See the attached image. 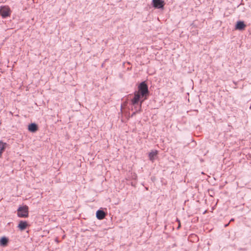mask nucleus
<instances>
[{"instance_id": "12", "label": "nucleus", "mask_w": 251, "mask_h": 251, "mask_svg": "<svg viewBox=\"0 0 251 251\" xmlns=\"http://www.w3.org/2000/svg\"><path fill=\"white\" fill-rule=\"evenodd\" d=\"M157 153L158 151H152L150 152L149 153V157L150 160L153 162L155 159V157L156 156Z\"/></svg>"}, {"instance_id": "3", "label": "nucleus", "mask_w": 251, "mask_h": 251, "mask_svg": "<svg viewBox=\"0 0 251 251\" xmlns=\"http://www.w3.org/2000/svg\"><path fill=\"white\" fill-rule=\"evenodd\" d=\"M11 14V10L7 5L0 7V14L3 18L9 17Z\"/></svg>"}, {"instance_id": "11", "label": "nucleus", "mask_w": 251, "mask_h": 251, "mask_svg": "<svg viewBox=\"0 0 251 251\" xmlns=\"http://www.w3.org/2000/svg\"><path fill=\"white\" fill-rule=\"evenodd\" d=\"M144 101V100H142L141 102H140V103H139L138 104L132 105L133 106H134V109L135 111H136V112H140L141 111L142 105Z\"/></svg>"}, {"instance_id": "19", "label": "nucleus", "mask_w": 251, "mask_h": 251, "mask_svg": "<svg viewBox=\"0 0 251 251\" xmlns=\"http://www.w3.org/2000/svg\"><path fill=\"white\" fill-rule=\"evenodd\" d=\"M192 236H195V237H196V235L195 234L192 235Z\"/></svg>"}, {"instance_id": "10", "label": "nucleus", "mask_w": 251, "mask_h": 251, "mask_svg": "<svg viewBox=\"0 0 251 251\" xmlns=\"http://www.w3.org/2000/svg\"><path fill=\"white\" fill-rule=\"evenodd\" d=\"M246 27V25L242 21H239L237 23L235 28L238 30H243Z\"/></svg>"}, {"instance_id": "5", "label": "nucleus", "mask_w": 251, "mask_h": 251, "mask_svg": "<svg viewBox=\"0 0 251 251\" xmlns=\"http://www.w3.org/2000/svg\"><path fill=\"white\" fill-rule=\"evenodd\" d=\"M153 6L156 8H163L165 2L162 0H152Z\"/></svg>"}, {"instance_id": "16", "label": "nucleus", "mask_w": 251, "mask_h": 251, "mask_svg": "<svg viewBox=\"0 0 251 251\" xmlns=\"http://www.w3.org/2000/svg\"><path fill=\"white\" fill-rule=\"evenodd\" d=\"M2 152H2L1 151H0V157H1V154H2Z\"/></svg>"}, {"instance_id": "2", "label": "nucleus", "mask_w": 251, "mask_h": 251, "mask_svg": "<svg viewBox=\"0 0 251 251\" xmlns=\"http://www.w3.org/2000/svg\"><path fill=\"white\" fill-rule=\"evenodd\" d=\"M17 216L20 218L28 217V207L26 205L20 206L17 209Z\"/></svg>"}, {"instance_id": "6", "label": "nucleus", "mask_w": 251, "mask_h": 251, "mask_svg": "<svg viewBox=\"0 0 251 251\" xmlns=\"http://www.w3.org/2000/svg\"><path fill=\"white\" fill-rule=\"evenodd\" d=\"M106 213L102 209H100L96 212V217L99 220H102L105 218Z\"/></svg>"}, {"instance_id": "1", "label": "nucleus", "mask_w": 251, "mask_h": 251, "mask_svg": "<svg viewBox=\"0 0 251 251\" xmlns=\"http://www.w3.org/2000/svg\"><path fill=\"white\" fill-rule=\"evenodd\" d=\"M135 92L143 97L142 100H147L150 95V91L147 81H143L140 83L138 86V91Z\"/></svg>"}, {"instance_id": "18", "label": "nucleus", "mask_w": 251, "mask_h": 251, "mask_svg": "<svg viewBox=\"0 0 251 251\" xmlns=\"http://www.w3.org/2000/svg\"><path fill=\"white\" fill-rule=\"evenodd\" d=\"M233 221H234V219H231L230 220V222Z\"/></svg>"}, {"instance_id": "15", "label": "nucleus", "mask_w": 251, "mask_h": 251, "mask_svg": "<svg viewBox=\"0 0 251 251\" xmlns=\"http://www.w3.org/2000/svg\"><path fill=\"white\" fill-rule=\"evenodd\" d=\"M139 113L138 112H136V111H135L134 112H133V113L131 115V117H133V116L135 115L136 113Z\"/></svg>"}, {"instance_id": "17", "label": "nucleus", "mask_w": 251, "mask_h": 251, "mask_svg": "<svg viewBox=\"0 0 251 251\" xmlns=\"http://www.w3.org/2000/svg\"><path fill=\"white\" fill-rule=\"evenodd\" d=\"M228 225H229V223H228V224H226V225H225V227H226V226H228Z\"/></svg>"}, {"instance_id": "4", "label": "nucleus", "mask_w": 251, "mask_h": 251, "mask_svg": "<svg viewBox=\"0 0 251 251\" xmlns=\"http://www.w3.org/2000/svg\"><path fill=\"white\" fill-rule=\"evenodd\" d=\"M143 99V97H141L139 94L134 92V97L131 100L132 105H135L140 103L141 100Z\"/></svg>"}, {"instance_id": "14", "label": "nucleus", "mask_w": 251, "mask_h": 251, "mask_svg": "<svg viewBox=\"0 0 251 251\" xmlns=\"http://www.w3.org/2000/svg\"><path fill=\"white\" fill-rule=\"evenodd\" d=\"M176 222L178 223V226L177 227V229H178L181 227V223L179 220L178 219H176Z\"/></svg>"}, {"instance_id": "8", "label": "nucleus", "mask_w": 251, "mask_h": 251, "mask_svg": "<svg viewBox=\"0 0 251 251\" xmlns=\"http://www.w3.org/2000/svg\"><path fill=\"white\" fill-rule=\"evenodd\" d=\"M38 129V125L34 123H31L28 126V130L31 132L34 133L36 132Z\"/></svg>"}, {"instance_id": "9", "label": "nucleus", "mask_w": 251, "mask_h": 251, "mask_svg": "<svg viewBox=\"0 0 251 251\" xmlns=\"http://www.w3.org/2000/svg\"><path fill=\"white\" fill-rule=\"evenodd\" d=\"M9 239L5 236H3L0 239V245L2 247H5L8 243Z\"/></svg>"}, {"instance_id": "7", "label": "nucleus", "mask_w": 251, "mask_h": 251, "mask_svg": "<svg viewBox=\"0 0 251 251\" xmlns=\"http://www.w3.org/2000/svg\"><path fill=\"white\" fill-rule=\"evenodd\" d=\"M28 224L26 221L21 220L19 222L18 226V227L21 230L23 231L25 230L28 226Z\"/></svg>"}, {"instance_id": "13", "label": "nucleus", "mask_w": 251, "mask_h": 251, "mask_svg": "<svg viewBox=\"0 0 251 251\" xmlns=\"http://www.w3.org/2000/svg\"><path fill=\"white\" fill-rule=\"evenodd\" d=\"M7 144L6 143H3L2 141H0V151L3 152L5 150Z\"/></svg>"}]
</instances>
